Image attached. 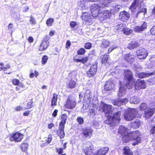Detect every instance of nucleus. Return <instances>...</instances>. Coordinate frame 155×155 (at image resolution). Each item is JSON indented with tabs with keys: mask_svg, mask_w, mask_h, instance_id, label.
I'll use <instances>...</instances> for the list:
<instances>
[{
	"mask_svg": "<svg viewBox=\"0 0 155 155\" xmlns=\"http://www.w3.org/2000/svg\"><path fill=\"white\" fill-rule=\"evenodd\" d=\"M67 119V116L66 114H62L61 116V121L59 123V125L65 126Z\"/></svg>",
	"mask_w": 155,
	"mask_h": 155,
	"instance_id": "nucleus-34",
	"label": "nucleus"
},
{
	"mask_svg": "<svg viewBox=\"0 0 155 155\" xmlns=\"http://www.w3.org/2000/svg\"><path fill=\"white\" fill-rule=\"evenodd\" d=\"M97 64L95 63L92 64L89 69L86 71L87 76L89 78L93 77L97 73Z\"/></svg>",
	"mask_w": 155,
	"mask_h": 155,
	"instance_id": "nucleus-10",
	"label": "nucleus"
},
{
	"mask_svg": "<svg viewBox=\"0 0 155 155\" xmlns=\"http://www.w3.org/2000/svg\"><path fill=\"white\" fill-rule=\"evenodd\" d=\"M130 17V14L125 11L120 12L119 16V19L123 21H126Z\"/></svg>",
	"mask_w": 155,
	"mask_h": 155,
	"instance_id": "nucleus-19",
	"label": "nucleus"
},
{
	"mask_svg": "<svg viewBox=\"0 0 155 155\" xmlns=\"http://www.w3.org/2000/svg\"><path fill=\"white\" fill-rule=\"evenodd\" d=\"M122 150V154L123 155H133V153L128 146H124Z\"/></svg>",
	"mask_w": 155,
	"mask_h": 155,
	"instance_id": "nucleus-25",
	"label": "nucleus"
},
{
	"mask_svg": "<svg viewBox=\"0 0 155 155\" xmlns=\"http://www.w3.org/2000/svg\"><path fill=\"white\" fill-rule=\"evenodd\" d=\"M77 120L78 123L80 124H84V119L81 117H78L77 118Z\"/></svg>",
	"mask_w": 155,
	"mask_h": 155,
	"instance_id": "nucleus-50",
	"label": "nucleus"
},
{
	"mask_svg": "<svg viewBox=\"0 0 155 155\" xmlns=\"http://www.w3.org/2000/svg\"><path fill=\"white\" fill-rule=\"evenodd\" d=\"M122 136V140L124 143H127L130 140H131L130 132L128 133L127 132L126 134H125Z\"/></svg>",
	"mask_w": 155,
	"mask_h": 155,
	"instance_id": "nucleus-31",
	"label": "nucleus"
},
{
	"mask_svg": "<svg viewBox=\"0 0 155 155\" xmlns=\"http://www.w3.org/2000/svg\"><path fill=\"white\" fill-rule=\"evenodd\" d=\"M83 153L85 155H94V146L92 143L89 141H86L83 144Z\"/></svg>",
	"mask_w": 155,
	"mask_h": 155,
	"instance_id": "nucleus-3",
	"label": "nucleus"
},
{
	"mask_svg": "<svg viewBox=\"0 0 155 155\" xmlns=\"http://www.w3.org/2000/svg\"><path fill=\"white\" fill-rule=\"evenodd\" d=\"M110 42L105 39H103L102 40V43L101 44V47L103 48H104L107 47L109 45Z\"/></svg>",
	"mask_w": 155,
	"mask_h": 155,
	"instance_id": "nucleus-38",
	"label": "nucleus"
},
{
	"mask_svg": "<svg viewBox=\"0 0 155 155\" xmlns=\"http://www.w3.org/2000/svg\"><path fill=\"white\" fill-rule=\"evenodd\" d=\"M34 73H35V75H34V73L33 72H31L29 74V77L30 78H33L34 76H35L36 77H37L38 75V73L36 71H34Z\"/></svg>",
	"mask_w": 155,
	"mask_h": 155,
	"instance_id": "nucleus-52",
	"label": "nucleus"
},
{
	"mask_svg": "<svg viewBox=\"0 0 155 155\" xmlns=\"http://www.w3.org/2000/svg\"><path fill=\"white\" fill-rule=\"evenodd\" d=\"M136 53L137 57L140 59H145L148 54L147 51L144 48H141L137 50Z\"/></svg>",
	"mask_w": 155,
	"mask_h": 155,
	"instance_id": "nucleus-13",
	"label": "nucleus"
},
{
	"mask_svg": "<svg viewBox=\"0 0 155 155\" xmlns=\"http://www.w3.org/2000/svg\"><path fill=\"white\" fill-rule=\"evenodd\" d=\"M15 110L16 111H19L22 110H23V107L21 106H16L15 108Z\"/></svg>",
	"mask_w": 155,
	"mask_h": 155,
	"instance_id": "nucleus-57",
	"label": "nucleus"
},
{
	"mask_svg": "<svg viewBox=\"0 0 155 155\" xmlns=\"http://www.w3.org/2000/svg\"><path fill=\"white\" fill-rule=\"evenodd\" d=\"M86 52V51L84 48H81L77 51V54L78 55H83L85 54Z\"/></svg>",
	"mask_w": 155,
	"mask_h": 155,
	"instance_id": "nucleus-41",
	"label": "nucleus"
},
{
	"mask_svg": "<svg viewBox=\"0 0 155 155\" xmlns=\"http://www.w3.org/2000/svg\"><path fill=\"white\" fill-rule=\"evenodd\" d=\"M28 147V144L25 142H23L21 145V149L23 152H27Z\"/></svg>",
	"mask_w": 155,
	"mask_h": 155,
	"instance_id": "nucleus-37",
	"label": "nucleus"
},
{
	"mask_svg": "<svg viewBox=\"0 0 155 155\" xmlns=\"http://www.w3.org/2000/svg\"><path fill=\"white\" fill-rule=\"evenodd\" d=\"M88 60V58L87 56L83 57L81 59L74 58L73 61L77 62H81L83 64H85Z\"/></svg>",
	"mask_w": 155,
	"mask_h": 155,
	"instance_id": "nucleus-33",
	"label": "nucleus"
},
{
	"mask_svg": "<svg viewBox=\"0 0 155 155\" xmlns=\"http://www.w3.org/2000/svg\"><path fill=\"white\" fill-rule=\"evenodd\" d=\"M27 40L29 43H31L33 42L34 39L32 37L30 36L28 38Z\"/></svg>",
	"mask_w": 155,
	"mask_h": 155,
	"instance_id": "nucleus-61",
	"label": "nucleus"
},
{
	"mask_svg": "<svg viewBox=\"0 0 155 155\" xmlns=\"http://www.w3.org/2000/svg\"><path fill=\"white\" fill-rule=\"evenodd\" d=\"M131 140L135 141L132 143L133 146H135L141 142V138L140 137L141 133L138 130L133 131L130 132Z\"/></svg>",
	"mask_w": 155,
	"mask_h": 155,
	"instance_id": "nucleus-5",
	"label": "nucleus"
},
{
	"mask_svg": "<svg viewBox=\"0 0 155 155\" xmlns=\"http://www.w3.org/2000/svg\"><path fill=\"white\" fill-rule=\"evenodd\" d=\"M154 74V72L146 73L144 72H142L139 73L138 74V76L140 78H143L153 75Z\"/></svg>",
	"mask_w": 155,
	"mask_h": 155,
	"instance_id": "nucleus-29",
	"label": "nucleus"
},
{
	"mask_svg": "<svg viewBox=\"0 0 155 155\" xmlns=\"http://www.w3.org/2000/svg\"><path fill=\"white\" fill-rule=\"evenodd\" d=\"M58 99V95L56 93H53L51 100V106L52 108H53L57 105Z\"/></svg>",
	"mask_w": 155,
	"mask_h": 155,
	"instance_id": "nucleus-23",
	"label": "nucleus"
},
{
	"mask_svg": "<svg viewBox=\"0 0 155 155\" xmlns=\"http://www.w3.org/2000/svg\"><path fill=\"white\" fill-rule=\"evenodd\" d=\"M134 124L135 127L139 128L143 124V122L139 120H136L134 121Z\"/></svg>",
	"mask_w": 155,
	"mask_h": 155,
	"instance_id": "nucleus-48",
	"label": "nucleus"
},
{
	"mask_svg": "<svg viewBox=\"0 0 155 155\" xmlns=\"http://www.w3.org/2000/svg\"><path fill=\"white\" fill-rule=\"evenodd\" d=\"M4 65V64L2 62H0V66H3ZM11 66L9 64H7L6 65V66L5 67H0V71L3 70L5 74H9L12 73V71L7 72V71L10 68Z\"/></svg>",
	"mask_w": 155,
	"mask_h": 155,
	"instance_id": "nucleus-20",
	"label": "nucleus"
},
{
	"mask_svg": "<svg viewBox=\"0 0 155 155\" xmlns=\"http://www.w3.org/2000/svg\"><path fill=\"white\" fill-rule=\"evenodd\" d=\"M119 101L120 103L122 104H125L128 102V100L126 98H124L122 99H119Z\"/></svg>",
	"mask_w": 155,
	"mask_h": 155,
	"instance_id": "nucleus-60",
	"label": "nucleus"
},
{
	"mask_svg": "<svg viewBox=\"0 0 155 155\" xmlns=\"http://www.w3.org/2000/svg\"><path fill=\"white\" fill-rule=\"evenodd\" d=\"M144 13V14H146L147 12V9L145 8H141L140 10L138 11L137 14L135 15V16H134L135 18H137L138 16V15L139 14L141 13Z\"/></svg>",
	"mask_w": 155,
	"mask_h": 155,
	"instance_id": "nucleus-42",
	"label": "nucleus"
},
{
	"mask_svg": "<svg viewBox=\"0 0 155 155\" xmlns=\"http://www.w3.org/2000/svg\"><path fill=\"white\" fill-rule=\"evenodd\" d=\"M92 47V43L89 42L85 43L84 46V47L86 49H90Z\"/></svg>",
	"mask_w": 155,
	"mask_h": 155,
	"instance_id": "nucleus-47",
	"label": "nucleus"
},
{
	"mask_svg": "<svg viewBox=\"0 0 155 155\" xmlns=\"http://www.w3.org/2000/svg\"><path fill=\"white\" fill-rule=\"evenodd\" d=\"M155 109L154 108L149 107L145 110L144 112L143 117L146 120L150 118L154 114Z\"/></svg>",
	"mask_w": 155,
	"mask_h": 155,
	"instance_id": "nucleus-14",
	"label": "nucleus"
},
{
	"mask_svg": "<svg viewBox=\"0 0 155 155\" xmlns=\"http://www.w3.org/2000/svg\"><path fill=\"white\" fill-rule=\"evenodd\" d=\"M121 111L115 112L114 113L112 117L110 115L108 116V118L104 121V123L106 124L109 125L111 127L114 126L115 125V123H120L121 120Z\"/></svg>",
	"mask_w": 155,
	"mask_h": 155,
	"instance_id": "nucleus-2",
	"label": "nucleus"
},
{
	"mask_svg": "<svg viewBox=\"0 0 155 155\" xmlns=\"http://www.w3.org/2000/svg\"><path fill=\"white\" fill-rule=\"evenodd\" d=\"M147 23L144 21L140 26H135L133 28V30L135 32L140 33L146 30L147 28Z\"/></svg>",
	"mask_w": 155,
	"mask_h": 155,
	"instance_id": "nucleus-16",
	"label": "nucleus"
},
{
	"mask_svg": "<svg viewBox=\"0 0 155 155\" xmlns=\"http://www.w3.org/2000/svg\"><path fill=\"white\" fill-rule=\"evenodd\" d=\"M81 135L84 139H90L93 136V130L91 127H86L82 129Z\"/></svg>",
	"mask_w": 155,
	"mask_h": 155,
	"instance_id": "nucleus-7",
	"label": "nucleus"
},
{
	"mask_svg": "<svg viewBox=\"0 0 155 155\" xmlns=\"http://www.w3.org/2000/svg\"><path fill=\"white\" fill-rule=\"evenodd\" d=\"M118 132L122 136L125 134H126L127 132V130L126 128L124 127V126H120L119 128Z\"/></svg>",
	"mask_w": 155,
	"mask_h": 155,
	"instance_id": "nucleus-35",
	"label": "nucleus"
},
{
	"mask_svg": "<svg viewBox=\"0 0 155 155\" xmlns=\"http://www.w3.org/2000/svg\"><path fill=\"white\" fill-rule=\"evenodd\" d=\"M33 103L32 99L29 100L27 104V107L24 108V110L32 108L33 106Z\"/></svg>",
	"mask_w": 155,
	"mask_h": 155,
	"instance_id": "nucleus-39",
	"label": "nucleus"
},
{
	"mask_svg": "<svg viewBox=\"0 0 155 155\" xmlns=\"http://www.w3.org/2000/svg\"><path fill=\"white\" fill-rule=\"evenodd\" d=\"M115 0H100V5L103 8L108 7L107 4L111 3Z\"/></svg>",
	"mask_w": 155,
	"mask_h": 155,
	"instance_id": "nucleus-30",
	"label": "nucleus"
},
{
	"mask_svg": "<svg viewBox=\"0 0 155 155\" xmlns=\"http://www.w3.org/2000/svg\"><path fill=\"white\" fill-rule=\"evenodd\" d=\"M124 80L126 82L125 86L128 89L132 88L134 85L135 89L138 90L145 89L147 87L144 80L138 79L136 81L132 71L129 69L124 71Z\"/></svg>",
	"mask_w": 155,
	"mask_h": 155,
	"instance_id": "nucleus-1",
	"label": "nucleus"
},
{
	"mask_svg": "<svg viewBox=\"0 0 155 155\" xmlns=\"http://www.w3.org/2000/svg\"><path fill=\"white\" fill-rule=\"evenodd\" d=\"M52 140V136L51 134H50L48 135L47 138V139L46 140V143L48 144L50 143Z\"/></svg>",
	"mask_w": 155,
	"mask_h": 155,
	"instance_id": "nucleus-53",
	"label": "nucleus"
},
{
	"mask_svg": "<svg viewBox=\"0 0 155 155\" xmlns=\"http://www.w3.org/2000/svg\"><path fill=\"white\" fill-rule=\"evenodd\" d=\"M111 13L108 10H104L103 12H101L98 18L100 20L104 21L109 18L111 16Z\"/></svg>",
	"mask_w": 155,
	"mask_h": 155,
	"instance_id": "nucleus-17",
	"label": "nucleus"
},
{
	"mask_svg": "<svg viewBox=\"0 0 155 155\" xmlns=\"http://www.w3.org/2000/svg\"><path fill=\"white\" fill-rule=\"evenodd\" d=\"M102 109L105 116L108 118V116H110V114L112 112V106L106 104H104L102 106Z\"/></svg>",
	"mask_w": 155,
	"mask_h": 155,
	"instance_id": "nucleus-15",
	"label": "nucleus"
},
{
	"mask_svg": "<svg viewBox=\"0 0 155 155\" xmlns=\"http://www.w3.org/2000/svg\"><path fill=\"white\" fill-rule=\"evenodd\" d=\"M108 150L107 147L102 148L94 155H105L107 153Z\"/></svg>",
	"mask_w": 155,
	"mask_h": 155,
	"instance_id": "nucleus-27",
	"label": "nucleus"
},
{
	"mask_svg": "<svg viewBox=\"0 0 155 155\" xmlns=\"http://www.w3.org/2000/svg\"><path fill=\"white\" fill-rule=\"evenodd\" d=\"M150 32L152 35H155V25L150 29Z\"/></svg>",
	"mask_w": 155,
	"mask_h": 155,
	"instance_id": "nucleus-62",
	"label": "nucleus"
},
{
	"mask_svg": "<svg viewBox=\"0 0 155 155\" xmlns=\"http://www.w3.org/2000/svg\"><path fill=\"white\" fill-rule=\"evenodd\" d=\"M71 45V41L69 40H67L66 43V46L65 48H66L68 49L70 48Z\"/></svg>",
	"mask_w": 155,
	"mask_h": 155,
	"instance_id": "nucleus-59",
	"label": "nucleus"
},
{
	"mask_svg": "<svg viewBox=\"0 0 155 155\" xmlns=\"http://www.w3.org/2000/svg\"><path fill=\"white\" fill-rule=\"evenodd\" d=\"M155 134V126H151V129L150 131V134L151 135Z\"/></svg>",
	"mask_w": 155,
	"mask_h": 155,
	"instance_id": "nucleus-51",
	"label": "nucleus"
},
{
	"mask_svg": "<svg viewBox=\"0 0 155 155\" xmlns=\"http://www.w3.org/2000/svg\"><path fill=\"white\" fill-rule=\"evenodd\" d=\"M77 75V72L76 71H73L68 73V77L71 79H72L74 80L76 78Z\"/></svg>",
	"mask_w": 155,
	"mask_h": 155,
	"instance_id": "nucleus-36",
	"label": "nucleus"
},
{
	"mask_svg": "<svg viewBox=\"0 0 155 155\" xmlns=\"http://www.w3.org/2000/svg\"><path fill=\"white\" fill-rule=\"evenodd\" d=\"M50 39L49 36L46 35L43 38L41 43L40 45L38 48L39 51H42L46 50L49 45V40Z\"/></svg>",
	"mask_w": 155,
	"mask_h": 155,
	"instance_id": "nucleus-11",
	"label": "nucleus"
},
{
	"mask_svg": "<svg viewBox=\"0 0 155 155\" xmlns=\"http://www.w3.org/2000/svg\"><path fill=\"white\" fill-rule=\"evenodd\" d=\"M9 136V139L10 141L18 142L21 141L24 135L19 132H16L10 134Z\"/></svg>",
	"mask_w": 155,
	"mask_h": 155,
	"instance_id": "nucleus-9",
	"label": "nucleus"
},
{
	"mask_svg": "<svg viewBox=\"0 0 155 155\" xmlns=\"http://www.w3.org/2000/svg\"><path fill=\"white\" fill-rule=\"evenodd\" d=\"M76 102L75 100L73 98L71 95L68 96L64 105V107L65 108L69 109H73L76 106Z\"/></svg>",
	"mask_w": 155,
	"mask_h": 155,
	"instance_id": "nucleus-6",
	"label": "nucleus"
},
{
	"mask_svg": "<svg viewBox=\"0 0 155 155\" xmlns=\"http://www.w3.org/2000/svg\"><path fill=\"white\" fill-rule=\"evenodd\" d=\"M48 58V56L47 55L43 56L41 58V63L43 65L45 64L47 62Z\"/></svg>",
	"mask_w": 155,
	"mask_h": 155,
	"instance_id": "nucleus-45",
	"label": "nucleus"
},
{
	"mask_svg": "<svg viewBox=\"0 0 155 155\" xmlns=\"http://www.w3.org/2000/svg\"><path fill=\"white\" fill-rule=\"evenodd\" d=\"M101 8H103L101 6L100 3L99 5L94 4L91 5L90 8L91 15L94 18L99 16L101 12Z\"/></svg>",
	"mask_w": 155,
	"mask_h": 155,
	"instance_id": "nucleus-8",
	"label": "nucleus"
},
{
	"mask_svg": "<svg viewBox=\"0 0 155 155\" xmlns=\"http://www.w3.org/2000/svg\"><path fill=\"white\" fill-rule=\"evenodd\" d=\"M115 85L113 82L109 81L106 82L104 86V89L106 91H110L114 89Z\"/></svg>",
	"mask_w": 155,
	"mask_h": 155,
	"instance_id": "nucleus-22",
	"label": "nucleus"
},
{
	"mask_svg": "<svg viewBox=\"0 0 155 155\" xmlns=\"http://www.w3.org/2000/svg\"><path fill=\"white\" fill-rule=\"evenodd\" d=\"M139 108L141 110H145L147 108V104L145 103H142L140 105Z\"/></svg>",
	"mask_w": 155,
	"mask_h": 155,
	"instance_id": "nucleus-46",
	"label": "nucleus"
},
{
	"mask_svg": "<svg viewBox=\"0 0 155 155\" xmlns=\"http://www.w3.org/2000/svg\"><path fill=\"white\" fill-rule=\"evenodd\" d=\"M139 2V0H134L133 2L132 3L129 7V9L131 12L132 14H133L134 13L136 12L137 8Z\"/></svg>",
	"mask_w": 155,
	"mask_h": 155,
	"instance_id": "nucleus-21",
	"label": "nucleus"
},
{
	"mask_svg": "<svg viewBox=\"0 0 155 155\" xmlns=\"http://www.w3.org/2000/svg\"><path fill=\"white\" fill-rule=\"evenodd\" d=\"M122 32L124 34L128 35L132 32L133 31L131 29H129L124 27V28L122 30Z\"/></svg>",
	"mask_w": 155,
	"mask_h": 155,
	"instance_id": "nucleus-40",
	"label": "nucleus"
},
{
	"mask_svg": "<svg viewBox=\"0 0 155 155\" xmlns=\"http://www.w3.org/2000/svg\"><path fill=\"white\" fill-rule=\"evenodd\" d=\"M138 113V111L134 108H129L125 112L124 117L127 121H131L135 118Z\"/></svg>",
	"mask_w": 155,
	"mask_h": 155,
	"instance_id": "nucleus-4",
	"label": "nucleus"
},
{
	"mask_svg": "<svg viewBox=\"0 0 155 155\" xmlns=\"http://www.w3.org/2000/svg\"><path fill=\"white\" fill-rule=\"evenodd\" d=\"M125 26L122 24L117 25L116 26V30L118 31H122V30L124 28Z\"/></svg>",
	"mask_w": 155,
	"mask_h": 155,
	"instance_id": "nucleus-44",
	"label": "nucleus"
},
{
	"mask_svg": "<svg viewBox=\"0 0 155 155\" xmlns=\"http://www.w3.org/2000/svg\"><path fill=\"white\" fill-rule=\"evenodd\" d=\"M12 83L15 85L18 86L20 84V83H21L20 81L17 79H14L12 81Z\"/></svg>",
	"mask_w": 155,
	"mask_h": 155,
	"instance_id": "nucleus-49",
	"label": "nucleus"
},
{
	"mask_svg": "<svg viewBox=\"0 0 155 155\" xmlns=\"http://www.w3.org/2000/svg\"><path fill=\"white\" fill-rule=\"evenodd\" d=\"M58 112V110L57 109H55L53 113H52V115L54 117H55L57 115Z\"/></svg>",
	"mask_w": 155,
	"mask_h": 155,
	"instance_id": "nucleus-63",
	"label": "nucleus"
},
{
	"mask_svg": "<svg viewBox=\"0 0 155 155\" xmlns=\"http://www.w3.org/2000/svg\"><path fill=\"white\" fill-rule=\"evenodd\" d=\"M63 148H57L56 149V152L58 154H61L63 152Z\"/></svg>",
	"mask_w": 155,
	"mask_h": 155,
	"instance_id": "nucleus-56",
	"label": "nucleus"
},
{
	"mask_svg": "<svg viewBox=\"0 0 155 155\" xmlns=\"http://www.w3.org/2000/svg\"><path fill=\"white\" fill-rule=\"evenodd\" d=\"M94 110L93 109H91L89 110V116H94L95 115Z\"/></svg>",
	"mask_w": 155,
	"mask_h": 155,
	"instance_id": "nucleus-58",
	"label": "nucleus"
},
{
	"mask_svg": "<svg viewBox=\"0 0 155 155\" xmlns=\"http://www.w3.org/2000/svg\"><path fill=\"white\" fill-rule=\"evenodd\" d=\"M112 103L114 105L119 106V104L120 103L119 100L114 101L112 102Z\"/></svg>",
	"mask_w": 155,
	"mask_h": 155,
	"instance_id": "nucleus-64",
	"label": "nucleus"
},
{
	"mask_svg": "<svg viewBox=\"0 0 155 155\" xmlns=\"http://www.w3.org/2000/svg\"><path fill=\"white\" fill-rule=\"evenodd\" d=\"M140 45V44L137 42L132 41L129 43L127 48L130 50H132L139 47Z\"/></svg>",
	"mask_w": 155,
	"mask_h": 155,
	"instance_id": "nucleus-28",
	"label": "nucleus"
},
{
	"mask_svg": "<svg viewBox=\"0 0 155 155\" xmlns=\"http://www.w3.org/2000/svg\"><path fill=\"white\" fill-rule=\"evenodd\" d=\"M74 80L72 78L68 79V81L66 83V87L67 88L72 89L75 87L77 79L75 78Z\"/></svg>",
	"mask_w": 155,
	"mask_h": 155,
	"instance_id": "nucleus-18",
	"label": "nucleus"
},
{
	"mask_svg": "<svg viewBox=\"0 0 155 155\" xmlns=\"http://www.w3.org/2000/svg\"><path fill=\"white\" fill-rule=\"evenodd\" d=\"M101 62L103 64H105L108 63V61L110 58V56L108 54H105L101 56Z\"/></svg>",
	"mask_w": 155,
	"mask_h": 155,
	"instance_id": "nucleus-32",
	"label": "nucleus"
},
{
	"mask_svg": "<svg viewBox=\"0 0 155 155\" xmlns=\"http://www.w3.org/2000/svg\"><path fill=\"white\" fill-rule=\"evenodd\" d=\"M54 21L53 18H49L46 21V23L47 26H51L52 25Z\"/></svg>",
	"mask_w": 155,
	"mask_h": 155,
	"instance_id": "nucleus-43",
	"label": "nucleus"
},
{
	"mask_svg": "<svg viewBox=\"0 0 155 155\" xmlns=\"http://www.w3.org/2000/svg\"><path fill=\"white\" fill-rule=\"evenodd\" d=\"M65 126L59 125L58 130L57 132V135L61 139L63 138L65 136L64 128Z\"/></svg>",
	"mask_w": 155,
	"mask_h": 155,
	"instance_id": "nucleus-24",
	"label": "nucleus"
},
{
	"mask_svg": "<svg viewBox=\"0 0 155 155\" xmlns=\"http://www.w3.org/2000/svg\"><path fill=\"white\" fill-rule=\"evenodd\" d=\"M123 59L126 62L131 64L134 62L135 57L133 54L129 52L124 54L123 57Z\"/></svg>",
	"mask_w": 155,
	"mask_h": 155,
	"instance_id": "nucleus-12",
	"label": "nucleus"
},
{
	"mask_svg": "<svg viewBox=\"0 0 155 155\" xmlns=\"http://www.w3.org/2000/svg\"><path fill=\"white\" fill-rule=\"evenodd\" d=\"M77 25L76 22L75 21H71L70 22V25L71 28H74Z\"/></svg>",
	"mask_w": 155,
	"mask_h": 155,
	"instance_id": "nucleus-55",
	"label": "nucleus"
},
{
	"mask_svg": "<svg viewBox=\"0 0 155 155\" xmlns=\"http://www.w3.org/2000/svg\"><path fill=\"white\" fill-rule=\"evenodd\" d=\"M27 88L25 84L21 82L20 83L19 85L16 87L15 89L18 93H20L26 89Z\"/></svg>",
	"mask_w": 155,
	"mask_h": 155,
	"instance_id": "nucleus-26",
	"label": "nucleus"
},
{
	"mask_svg": "<svg viewBox=\"0 0 155 155\" xmlns=\"http://www.w3.org/2000/svg\"><path fill=\"white\" fill-rule=\"evenodd\" d=\"M30 17V20L29 21L31 24L33 25H35L36 23V22L35 18L31 16Z\"/></svg>",
	"mask_w": 155,
	"mask_h": 155,
	"instance_id": "nucleus-54",
	"label": "nucleus"
}]
</instances>
